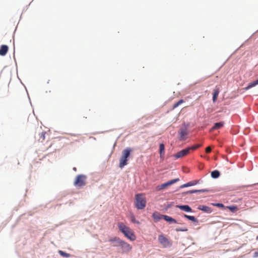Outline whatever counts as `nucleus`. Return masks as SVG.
I'll return each mask as SVG.
<instances>
[{"label": "nucleus", "instance_id": "obj_19", "mask_svg": "<svg viewBox=\"0 0 258 258\" xmlns=\"http://www.w3.org/2000/svg\"><path fill=\"white\" fill-rule=\"evenodd\" d=\"M257 85H258V79L254 81L253 82H251L250 83H249L248 85V86L244 88V89L245 90H248V89H250V88L255 86Z\"/></svg>", "mask_w": 258, "mask_h": 258}, {"label": "nucleus", "instance_id": "obj_11", "mask_svg": "<svg viewBox=\"0 0 258 258\" xmlns=\"http://www.w3.org/2000/svg\"><path fill=\"white\" fill-rule=\"evenodd\" d=\"M8 46L6 45H2L0 48V55L5 56L8 51Z\"/></svg>", "mask_w": 258, "mask_h": 258}, {"label": "nucleus", "instance_id": "obj_29", "mask_svg": "<svg viewBox=\"0 0 258 258\" xmlns=\"http://www.w3.org/2000/svg\"><path fill=\"white\" fill-rule=\"evenodd\" d=\"M212 205L214 206H216L219 208H224V206L223 204L221 203H216V204H212Z\"/></svg>", "mask_w": 258, "mask_h": 258}, {"label": "nucleus", "instance_id": "obj_12", "mask_svg": "<svg viewBox=\"0 0 258 258\" xmlns=\"http://www.w3.org/2000/svg\"><path fill=\"white\" fill-rule=\"evenodd\" d=\"M176 207L187 212H190L192 211L191 208L188 205H177Z\"/></svg>", "mask_w": 258, "mask_h": 258}, {"label": "nucleus", "instance_id": "obj_8", "mask_svg": "<svg viewBox=\"0 0 258 258\" xmlns=\"http://www.w3.org/2000/svg\"><path fill=\"white\" fill-rule=\"evenodd\" d=\"M179 134L180 136L179 140L181 141H184L186 139L185 137L188 135V132L186 128H181L179 132Z\"/></svg>", "mask_w": 258, "mask_h": 258}, {"label": "nucleus", "instance_id": "obj_1", "mask_svg": "<svg viewBox=\"0 0 258 258\" xmlns=\"http://www.w3.org/2000/svg\"><path fill=\"white\" fill-rule=\"evenodd\" d=\"M117 226L119 231L124 235L131 241H134L136 236L133 230L128 226H126L123 222H120L117 223Z\"/></svg>", "mask_w": 258, "mask_h": 258}, {"label": "nucleus", "instance_id": "obj_24", "mask_svg": "<svg viewBox=\"0 0 258 258\" xmlns=\"http://www.w3.org/2000/svg\"><path fill=\"white\" fill-rule=\"evenodd\" d=\"M201 146V144H197L196 145L188 147L187 148V149H188L189 152L190 153V151L191 150L194 151V150H196L197 149H198V148L200 147Z\"/></svg>", "mask_w": 258, "mask_h": 258}, {"label": "nucleus", "instance_id": "obj_16", "mask_svg": "<svg viewBox=\"0 0 258 258\" xmlns=\"http://www.w3.org/2000/svg\"><path fill=\"white\" fill-rule=\"evenodd\" d=\"M208 191V190L207 189H195V190H190L185 192V194H192L194 193L197 192H204Z\"/></svg>", "mask_w": 258, "mask_h": 258}, {"label": "nucleus", "instance_id": "obj_20", "mask_svg": "<svg viewBox=\"0 0 258 258\" xmlns=\"http://www.w3.org/2000/svg\"><path fill=\"white\" fill-rule=\"evenodd\" d=\"M163 215H160L158 213H154L153 214L152 217L154 220L156 221H158L161 219H163Z\"/></svg>", "mask_w": 258, "mask_h": 258}, {"label": "nucleus", "instance_id": "obj_28", "mask_svg": "<svg viewBox=\"0 0 258 258\" xmlns=\"http://www.w3.org/2000/svg\"><path fill=\"white\" fill-rule=\"evenodd\" d=\"M131 221L133 222V223H136L137 224H140V223L139 221H137L136 220L134 216H132V218H131Z\"/></svg>", "mask_w": 258, "mask_h": 258}, {"label": "nucleus", "instance_id": "obj_4", "mask_svg": "<svg viewBox=\"0 0 258 258\" xmlns=\"http://www.w3.org/2000/svg\"><path fill=\"white\" fill-rule=\"evenodd\" d=\"M132 150L130 148L125 149L122 152V156L119 160V167L122 168L127 164V158L130 156Z\"/></svg>", "mask_w": 258, "mask_h": 258}, {"label": "nucleus", "instance_id": "obj_33", "mask_svg": "<svg viewBox=\"0 0 258 258\" xmlns=\"http://www.w3.org/2000/svg\"><path fill=\"white\" fill-rule=\"evenodd\" d=\"M156 190H157V191H159V190H160L162 189L161 188V185H158V186L156 187Z\"/></svg>", "mask_w": 258, "mask_h": 258}, {"label": "nucleus", "instance_id": "obj_34", "mask_svg": "<svg viewBox=\"0 0 258 258\" xmlns=\"http://www.w3.org/2000/svg\"><path fill=\"white\" fill-rule=\"evenodd\" d=\"M254 256L255 257H258V250L254 253Z\"/></svg>", "mask_w": 258, "mask_h": 258}, {"label": "nucleus", "instance_id": "obj_15", "mask_svg": "<svg viewBox=\"0 0 258 258\" xmlns=\"http://www.w3.org/2000/svg\"><path fill=\"white\" fill-rule=\"evenodd\" d=\"M198 209L200 210L203 211L207 212V213H211V208L209 207L208 206H204V205L199 206L198 207Z\"/></svg>", "mask_w": 258, "mask_h": 258}, {"label": "nucleus", "instance_id": "obj_23", "mask_svg": "<svg viewBox=\"0 0 258 258\" xmlns=\"http://www.w3.org/2000/svg\"><path fill=\"white\" fill-rule=\"evenodd\" d=\"M184 217L185 218L188 219V220H191V221H192L194 222H198V220L193 216H189V215L184 214Z\"/></svg>", "mask_w": 258, "mask_h": 258}, {"label": "nucleus", "instance_id": "obj_9", "mask_svg": "<svg viewBox=\"0 0 258 258\" xmlns=\"http://www.w3.org/2000/svg\"><path fill=\"white\" fill-rule=\"evenodd\" d=\"M179 180V178H176V179H174L171 180L170 181H168V182H167L166 183L161 184V188L163 189V188H165L166 187L169 186Z\"/></svg>", "mask_w": 258, "mask_h": 258}, {"label": "nucleus", "instance_id": "obj_21", "mask_svg": "<svg viewBox=\"0 0 258 258\" xmlns=\"http://www.w3.org/2000/svg\"><path fill=\"white\" fill-rule=\"evenodd\" d=\"M219 93V90L218 88L214 89L213 96V100L214 102H215L217 100V97Z\"/></svg>", "mask_w": 258, "mask_h": 258}, {"label": "nucleus", "instance_id": "obj_17", "mask_svg": "<svg viewBox=\"0 0 258 258\" xmlns=\"http://www.w3.org/2000/svg\"><path fill=\"white\" fill-rule=\"evenodd\" d=\"M45 132H42L40 133H39L37 137H36V138L38 140L39 142H43L45 139Z\"/></svg>", "mask_w": 258, "mask_h": 258}, {"label": "nucleus", "instance_id": "obj_32", "mask_svg": "<svg viewBox=\"0 0 258 258\" xmlns=\"http://www.w3.org/2000/svg\"><path fill=\"white\" fill-rule=\"evenodd\" d=\"M211 151V148L210 147H208L206 148V153H209Z\"/></svg>", "mask_w": 258, "mask_h": 258}, {"label": "nucleus", "instance_id": "obj_2", "mask_svg": "<svg viewBox=\"0 0 258 258\" xmlns=\"http://www.w3.org/2000/svg\"><path fill=\"white\" fill-rule=\"evenodd\" d=\"M135 206L139 210L144 209L146 205V200L143 194H138L135 196Z\"/></svg>", "mask_w": 258, "mask_h": 258}, {"label": "nucleus", "instance_id": "obj_13", "mask_svg": "<svg viewBox=\"0 0 258 258\" xmlns=\"http://www.w3.org/2000/svg\"><path fill=\"white\" fill-rule=\"evenodd\" d=\"M224 122L223 121H221L219 122L215 123L214 126L211 128V131H213L215 130L219 129L222 127L224 126Z\"/></svg>", "mask_w": 258, "mask_h": 258}, {"label": "nucleus", "instance_id": "obj_26", "mask_svg": "<svg viewBox=\"0 0 258 258\" xmlns=\"http://www.w3.org/2000/svg\"><path fill=\"white\" fill-rule=\"evenodd\" d=\"M183 102H184V101L183 100H182V99L179 100L177 102H176L173 105V107H172L173 109H175V108L177 107L179 105L182 104Z\"/></svg>", "mask_w": 258, "mask_h": 258}, {"label": "nucleus", "instance_id": "obj_3", "mask_svg": "<svg viewBox=\"0 0 258 258\" xmlns=\"http://www.w3.org/2000/svg\"><path fill=\"white\" fill-rule=\"evenodd\" d=\"M114 240L116 241V244H113V246H120L123 252H128L132 250V246L121 239L114 238Z\"/></svg>", "mask_w": 258, "mask_h": 258}, {"label": "nucleus", "instance_id": "obj_30", "mask_svg": "<svg viewBox=\"0 0 258 258\" xmlns=\"http://www.w3.org/2000/svg\"><path fill=\"white\" fill-rule=\"evenodd\" d=\"M114 238H119V237H112V238H111L109 239V241L110 242H113V243H114V244H116V241L114 240Z\"/></svg>", "mask_w": 258, "mask_h": 258}, {"label": "nucleus", "instance_id": "obj_7", "mask_svg": "<svg viewBox=\"0 0 258 258\" xmlns=\"http://www.w3.org/2000/svg\"><path fill=\"white\" fill-rule=\"evenodd\" d=\"M189 153V152L188 149H187V148H186L177 152L176 154L174 155V157L176 159H178L186 156Z\"/></svg>", "mask_w": 258, "mask_h": 258}, {"label": "nucleus", "instance_id": "obj_5", "mask_svg": "<svg viewBox=\"0 0 258 258\" xmlns=\"http://www.w3.org/2000/svg\"><path fill=\"white\" fill-rule=\"evenodd\" d=\"M86 176L84 175H79L77 176L74 182V185L76 186L81 187L86 184Z\"/></svg>", "mask_w": 258, "mask_h": 258}, {"label": "nucleus", "instance_id": "obj_10", "mask_svg": "<svg viewBox=\"0 0 258 258\" xmlns=\"http://www.w3.org/2000/svg\"><path fill=\"white\" fill-rule=\"evenodd\" d=\"M199 183V180H194L189 181L186 183L181 185L180 187L183 188V187H188V186H193V185L198 184Z\"/></svg>", "mask_w": 258, "mask_h": 258}, {"label": "nucleus", "instance_id": "obj_31", "mask_svg": "<svg viewBox=\"0 0 258 258\" xmlns=\"http://www.w3.org/2000/svg\"><path fill=\"white\" fill-rule=\"evenodd\" d=\"M176 231L178 232V231H187V229L186 228H185V229H180V228H177L176 229Z\"/></svg>", "mask_w": 258, "mask_h": 258}, {"label": "nucleus", "instance_id": "obj_6", "mask_svg": "<svg viewBox=\"0 0 258 258\" xmlns=\"http://www.w3.org/2000/svg\"><path fill=\"white\" fill-rule=\"evenodd\" d=\"M158 240L164 247H169L171 245L170 241L163 235H160L158 237Z\"/></svg>", "mask_w": 258, "mask_h": 258}, {"label": "nucleus", "instance_id": "obj_14", "mask_svg": "<svg viewBox=\"0 0 258 258\" xmlns=\"http://www.w3.org/2000/svg\"><path fill=\"white\" fill-rule=\"evenodd\" d=\"M162 216L163 219L169 223H177L176 220L170 216L167 215H163Z\"/></svg>", "mask_w": 258, "mask_h": 258}, {"label": "nucleus", "instance_id": "obj_22", "mask_svg": "<svg viewBox=\"0 0 258 258\" xmlns=\"http://www.w3.org/2000/svg\"><path fill=\"white\" fill-rule=\"evenodd\" d=\"M220 176V172L218 170H214L211 172V176L213 178H217Z\"/></svg>", "mask_w": 258, "mask_h": 258}, {"label": "nucleus", "instance_id": "obj_25", "mask_svg": "<svg viewBox=\"0 0 258 258\" xmlns=\"http://www.w3.org/2000/svg\"><path fill=\"white\" fill-rule=\"evenodd\" d=\"M227 208H228L232 212H235L238 210L237 207L236 206H228L227 207Z\"/></svg>", "mask_w": 258, "mask_h": 258}, {"label": "nucleus", "instance_id": "obj_27", "mask_svg": "<svg viewBox=\"0 0 258 258\" xmlns=\"http://www.w3.org/2000/svg\"><path fill=\"white\" fill-rule=\"evenodd\" d=\"M58 252L62 256L66 257H69L70 256V254L66 253L63 251L59 250Z\"/></svg>", "mask_w": 258, "mask_h": 258}, {"label": "nucleus", "instance_id": "obj_18", "mask_svg": "<svg viewBox=\"0 0 258 258\" xmlns=\"http://www.w3.org/2000/svg\"><path fill=\"white\" fill-rule=\"evenodd\" d=\"M159 152L160 157L162 158L164 157L165 154V147L163 144H160L159 146Z\"/></svg>", "mask_w": 258, "mask_h": 258}]
</instances>
